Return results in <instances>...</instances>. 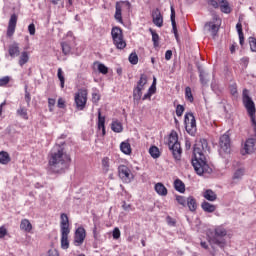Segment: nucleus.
Here are the masks:
<instances>
[{
    "instance_id": "53",
    "label": "nucleus",
    "mask_w": 256,
    "mask_h": 256,
    "mask_svg": "<svg viewBox=\"0 0 256 256\" xmlns=\"http://www.w3.org/2000/svg\"><path fill=\"white\" fill-rule=\"evenodd\" d=\"M28 86H25V101L27 103V106L29 107L30 103H31V93H29V91H27Z\"/></svg>"
},
{
    "instance_id": "6",
    "label": "nucleus",
    "mask_w": 256,
    "mask_h": 256,
    "mask_svg": "<svg viewBox=\"0 0 256 256\" xmlns=\"http://www.w3.org/2000/svg\"><path fill=\"white\" fill-rule=\"evenodd\" d=\"M74 101L76 104V109H78V111H83V109H85L87 106V90L80 89L75 94Z\"/></svg>"
},
{
    "instance_id": "38",
    "label": "nucleus",
    "mask_w": 256,
    "mask_h": 256,
    "mask_svg": "<svg viewBox=\"0 0 256 256\" xmlns=\"http://www.w3.org/2000/svg\"><path fill=\"white\" fill-rule=\"evenodd\" d=\"M185 99L189 101V103H193L195 101V98L193 97V92L191 91V87L185 88Z\"/></svg>"
},
{
    "instance_id": "19",
    "label": "nucleus",
    "mask_w": 256,
    "mask_h": 256,
    "mask_svg": "<svg viewBox=\"0 0 256 256\" xmlns=\"http://www.w3.org/2000/svg\"><path fill=\"white\" fill-rule=\"evenodd\" d=\"M97 127L99 131H102V137L107 135V130L105 129V116L101 115V110H98V122Z\"/></svg>"
},
{
    "instance_id": "34",
    "label": "nucleus",
    "mask_w": 256,
    "mask_h": 256,
    "mask_svg": "<svg viewBox=\"0 0 256 256\" xmlns=\"http://www.w3.org/2000/svg\"><path fill=\"white\" fill-rule=\"evenodd\" d=\"M111 130L114 132V133H122L123 132V124L119 121H113L111 123Z\"/></svg>"
},
{
    "instance_id": "13",
    "label": "nucleus",
    "mask_w": 256,
    "mask_h": 256,
    "mask_svg": "<svg viewBox=\"0 0 256 256\" xmlns=\"http://www.w3.org/2000/svg\"><path fill=\"white\" fill-rule=\"evenodd\" d=\"M196 67L199 73V79L200 83L203 87H207L209 85V74L205 72V69H203V66L199 62L196 63Z\"/></svg>"
},
{
    "instance_id": "16",
    "label": "nucleus",
    "mask_w": 256,
    "mask_h": 256,
    "mask_svg": "<svg viewBox=\"0 0 256 256\" xmlns=\"http://www.w3.org/2000/svg\"><path fill=\"white\" fill-rule=\"evenodd\" d=\"M152 22L156 27H163V15H161V10H159V8L152 11Z\"/></svg>"
},
{
    "instance_id": "29",
    "label": "nucleus",
    "mask_w": 256,
    "mask_h": 256,
    "mask_svg": "<svg viewBox=\"0 0 256 256\" xmlns=\"http://www.w3.org/2000/svg\"><path fill=\"white\" fill-rule=\"evenodd\" d=\"M203 197L210 202L217 201V194L211 189L205 190Z\"/></svg>"
},
{
    "instance_id": "10",
    "label": "nucleus",
    "mask_w": 256,
    "mask_h": 256,
    "mask_svg": "<svg viewBox=\"0 0 256 256\" xmlns=\"http://www.w3.org/2000/svg\"><path fill=\"white\" fill-rule=\"evenodd\" d=\"M85 237H87V231L83 226H79L74 233V245L81 247L85 243Z\"/></svg>"
},
{
    "instance_id": "59",
    "label": "nucleus",
    "mask_w": 256,
    "mask_h": 256,
    "mask_svg": "<svg viewBox=\"0 0 256 256\" xmlns=\"http://www.w3.org/2000/svg\"><path fill=\"white\" fill-rule=\"evenodd\" d=\"M241 63L244 65L245 69L249 66V57L245 56L241 58Z\"/></svg>"
},
{
    "instance_id": "20",
    "label": "nucleus",
    "mask_w": 256,
    "mask_h": 256,
    "mask_svg": "<svg viewBox=\"0 0 256 256\" xmlns=\"http://www.w3.org/2000/svg\"><path fill=\"white\" fill-rule=\"evenodd\" d=\"M8 53L12 58L19 57L21 55V50H19V43L14 42L12 45H10Z\"/></svg>"
},
{
    "instance_id": "44",
    "label": "nucleus",
    "mask_w": 256,
    "mask_h": 256,
    "mask_svg": "<svg viewBox=\"0 0 256 256\" xmlns=\"http://www.w3.org/2000/svg\"><path fill=\"white\" fill-rule=\"evenodd\" d=\"M92 231H93V237H94V240H95L93 246L96 248L97 247V241H100V239H101V234L99 233V231H97V225H94Z\"/></svg>"
},
{
    "instance_id": "35",
    "label": "nucleus",
    "mask_w": 256,
    "mask_h": 256,
    "mask_svg": "<svg viewBox=\"0 0 256 256\" xmlns=\"http://www.w3.org/2000/svg\"><path fill=\"white\" fill-rule=\"evenodd\" d=\"M18 63L20 67H23V65H26V63H29V52L23 51L20 55Z\"/></svg>"
},
{
    "instance_id": "1",
    "label": "nucleus",
    "mask_w": 256,
    "mask_h": 256,
    "mask_svg": "<svg viewBox=\"0 0 256 256\" xmlns=\"http://www.w3.org/2000/svg\"><path fill=\"white\" fill-rule=\"evenodd\" d=\"M208 145L209 143L207 142V139L204 138L196 140L195 144L193 145L191 163L192 167H194L195 173L200 177H202V175H211V173H213V168L209 166L207 157L203 152L205 149H207Z\"/></svg>"
},
{
    "instance_id": "46",
    "label": "nucleus",
    "mask_w": 256,
    "mask_h": 256,
    "mask_svg": "<svg viewBox=\"0 0 256 256\" xmlns=\"http://www.w3.org/2000/svg\"><path fill=\"white\" fill-rule=\"evenodd\" d=\"M244 175H245V168H238L234 172L233 179H241V177H243Z\"/></svg>"
},
{
    "instance_id": "55",
    "label": "nucleus",
    "mask_w": 256,
    "mask_h": 256,
    "mask_svg": "<svg viewBox=\"0 0 256 256\" xmlns=\"http://www.w3.org/2000/svg\"><path fill=\"white\" fill-rule=\"evenodd\" d=\"M4 237H11V236L9 235L7 228H5V226H1V239H3Z\"/></svg>"
},
{
    "instance_id": "28",
    "label": "nucleus",
    "mask_w": 256,
    "mask_h": 256,
    "mask_svg": "<svg viewBox=\"0 0 256 256\" xmlns=\"http://www.w3.org/2000/svg\"><path fill=\"white\" fill-rule=\"evenodd\" d=\"M205 27H209L208 31L212 32V37L215 39V37H217V33H219V26L213 22H206Z\"/></svg>"
},
{
    "instance_id": "49",
    "label": "nucleus",
    "mask_w": 256,
    "mask_h": 256,
    "mask_svg": "<svg viewBox=\"0 0 256 256\" xmlns=\"http://www.w3.org/2000/svg\"><path fill=\"white\" fill-rule=\"evenodd\" d=\"M183 113H185V106L178 104L176 106V115L177 117H183Z\"/></svg>"
},
{
    "instance_id": "47",
    "label": "nucleus",
    "mask_w": 256,
    "mask_h": 256,
    "mask_svg": "<svg viewBox=\"0 0 256 256\" xmlns=\"http://www.w3.org/2000/svg\"><path fill=\"white\" fill-rule=\"evenodd\" d=\"M250 50L252 53H256V38L255 37H249L248 38Z\"/></svg>"
},
{
    "instance_id": "11",
    "label": "nucleus",
    "mask_w": 256,
    "mask_h": 256,
    "mask_svg": "<svg viewBox=\"0 0 256 256\" xmlns=\"http://www.w3.org/2000/svg\"><path fill=\"white\" fill-rule=\"evenodd\" d=\"M219 145L222 151L229 155L231 153V137L229 134H224L219 138Z\"/></svg>"
},
{
    "instance_id": "25",
    "label": "nucleus",
    "mask_w": 256,
    "mask_h": 256,
    "mask_svg": "<svg viewBox=\"0 0 256 256\" xmlns=\"http://www.w3.org/2000/svg\"><path fill=\"white\" fill-rule=\"evenodd\" d=\"M120 151H122L124 155H131V153H133L131 144L127 141H123L120 143Z\"/></svg>"
},
{
    "instance_id": "54",
    "label": "nucleus",
    "mask_w": 256,
    "mask_h": 256,
    "mask_svg": "<svg viewBox=\"0 0 256 256\" xmlns=\"http://www.w3.org/2000/svg\"><path fill=\"white\" fill-rule=\"evenodd\" d=\"M9 81H11L10 76H4L1 78V87H5V85H9Z\"/></svg>"
},
{
    "instance_id": "4",
    "label": "nucleus",
    "mask_w": 256,
    "mask_h": 256,
    "mask_svg": "<svg viewBox=\"0 0 256 256\" xmlns=\"http://www.w3.org/2000/svg\"><path fill=\"white\" fill-rule=\"evenodd\" d=\"M111 37L113 45L116 49L123 51L127 47V42L125 41V36L123 35V29L119 26H114L111 29Z\"/></svg>"
},
{
    "instance_id": "30",
    "label": "nucleus",
    "mask_w": 256,
    "mask_h": 256,
    "mask_svg": "<svg viewBox=\"0 0 256 256\" xmlns=\"http://www.w3.org/2000/svg\"><path fill=\"white\" fill-rule=\"evenodd\" d=\"M148 152L152 159H159V157H161V150H159V147L155 145L150 146Z\"/></svg>"
},
{
    "instance_id": "26",
    "label": "nucleus",
    "mask_w": 256,
    "mask_h": 256,
    "mask_svg": "<svg viewBox=\"0 0 256 256\" xmlns=\"http://www.w3.org/2000/svg\"><path fill=\"white\" fill-rule=\"evenodd\" d=\"M141 97H143V88L141 86L134 87V90H133L134 102L139 103V101H141Z\"/></svg>"
},
{
    "instance_id": "24",
    "label": "nucleus",
    "mask_w": 256,
    "mask_h": 256,
    "mask_svg": "<svg viewBox=\"0 0 256 256\" xmlns=\"http://www.w3.org/2000/svg\"><path fill=\"white\" fill-rule=\"evenodd\" d=\"M201 207L205 213H215V211L217 210V206L205 200L201 203Z\"/></svg>"
},
{
    "instance_id": "41",
    "label": "nucleus",
    "mask_w": 256,
    "mask_h": 256,
    "mask_svg": "<svg viewBox=\"0 0 256 256\" xmlns=\"http://www.w3.org/2000/svg\"><path fill=\"white\" fill-rule=\"evenodd\" d=\"M17 115H18L19 117H21V119H25V121H27V120L29 119V114H27L26 108L20 107V108L17 110Z\"/></svg>"
},
{
    "instance_id": "62",
    "label": "nucleus",
    "mask_w": 256,
    "mask_h": 256,
    "mask_svg": "<svg viewBox=\"0 0 256 256\" xmlns=\"http://www.w3.org/2000/svg\"><path fill=\"white\" fill-rule=\"evenodd\" d=\"M238 37H239L240 45L241 47H243V45H245V35L239 34Z\"/></svg>"
},
{
    "instance_id": "45",
    "label": "nucleus",
    "mask_w": 256,
    "mask_h": 256,
    "mask_svg": "<svg viewBox=\"0 0 256 256\" xmlns=\"http://www.w3.org/2000/svg\"><path fill=\"white\" fill-rule=\"evenodd\" d=\"M145 85H147V76L146 74H141L140 75V79L137 82V87H145Z\"/></svg>"
},
{
    "instance_id": "60",
    "label": "nucleus",
    "mask_w": 256,
    "mask_h": 256,
    "mask_svg": "<svg viewBox=\"0 0 256 256\" xmlns=\"http://www.w3.org/2000/svg\"><path fill=\"white\" fill-rule=\"evenodd\" d=\"M171 57H173V51L172 50H167L165 52V59H166V61H171Z\"/></svg>"
},
{
    "instance_id": "15",
    "label": "nucleus",
    "mask_w": 256,
    "mask_h": 256,
    "mask_svg": "<svg viewBox=\"0 0 256 256\" xmlns=\"http://www.w3.org/2000/svg\"><path fill=\"white\" fill-rule=\"evenodd\" d=\"M17 27V14H12L9 23H8V28H7V37L11 38L13 35H15V29Z\"/></svg>"
},
{
    "instance_id": "56",
    "label": "nucleus",
    "mask_w": 256,
    "mask_h": 256,
    "mask_svg": "<svg viewBox=\"0 0 256 256\" xmlns=\"http://www.w3.org/2000/svg\"><path fill=\"white\" fill-rule=\"evenodd\" d=\"M236 31L238 35H243V24H241V22L236 24Z\"/></svg>"
},
{
    "instance_id": "37",
    "label": "nucleus",
    "mask_w": 256,
    "mask_h": 256,
    "mask_svg": "<svg viewBox=\"0 0 256 256\" xmlns=\"http://www.w3.org/2000/svg\"><path fill=\"white\" fill-rule=\"evenodd\" d=\"M173 143H179V135L174 130L169 135L168 146L171 147Z\"/></svg>"
},
{
    "instance_id": "50",
    "label": "nucleus",
    "mask_w": 256,
    "mask_h": 256,
    "mask_svg": "<svg viewBox=\"0 0 256 256\" xmlns=\"http://www.w3.org/2000/svg\"><path fill=\"white\" fill-rule=\"evenodd\" d=\"M112 237L113 239L117 240L121 238V230H119L118 227H115L112 231Z\"/></svg>"
},
{
    "instance_id": "21",
    "label": "nucleus",
    "mask_w": 256,
    "mask_h": 256,
    "mask_svg": "<svg viewBox=\"0 0 256 256\" xmlns=\"http://www.w3.org/2000/svg\"><path fill=\"white\" fill-rule=\"evenodd\" d=\"M154 189L156 193L159 194L161 197H167V194L169 193L167 187H165V185L161 182L155 184Z\"/></svg>"
},
{
    "instance_id": "2",
    "label": "nucleus",
    "mask_w": 256,
    "mask_h": 256,
    "mask_svg": "<svg viewBox=\"0 0 256 256\" xmlns=\"http://www.w3.org/2000/svg\"><path fill=\"white\" fill-rule=\"evenodd\" d=\"M63 145H65V142H61L60 145H58L59 149L57 152L51 153L48 167V173L50 175L53 173L61 175L65 173V171L69 169V165H71V156L64 152Z\"/></svg>"
},
{
    "instance_id": "7",
    "label": "nucleus",
    "mask_w": 256,
    "mask_h": 256,
    "mask_svg": "<svg viewBox=\"0 0 256 256\" xmlns=\"http://www.w3.org/2000/svg\"><path fill=\"white\" fill-rule=\"evenodd\" d=\"M226 236H227V230H225L224 228H216L214 230V236L212 238V242L214 243V245H218L220 249H224L227 242L225 241V238L219 239V237H226Z\"/></svg>"
},
{
    "instance_id": "22",
    "label": "nucleus",
    "mask_w": 256,
    "mask_h": 256,
    "mask_svg": "<svg viewBox=\"0 0 256 256\" xmlns=\"http://www.w3.org/2000/svg\"><path fill=\"white\" fill-rule=\"evenodd\" d=\"M219 3V7H220V11L221 13H225L226 15H229V13H231L232 9L231 6L229 5V1L227 0H218Z\"/></svg>"
},
{
    "instance_id": "42",
    "label": "nucleus",
    "mask_w": 256,
    "mask_h": 256,
    "mask_svg": "<svg viewBox=\"0 0 256 256\" xmlns=\"http://www.w3.org/2000/svg\"><path fill=\"white\" fill-rule=\"evenodd\" d=\"M62 53L63 55H70L71 54V45L67 42H61Z\"/></svg>"
},
{
    "instance_id": "61",
    "label": "nucleus",
    "mask_w": 256,
    "mask_h": 256,
    "mask_svg": "<svg viewBox=\"0 0 256 256\" xmlns=\"http://www.w3.org/2000/svg\"><path fill=\"white\" fill-rule=\"evenodd\" d=\"M100 99H101V96H99V94H97V93L92 94L93 103H97Z\"/></svg>"
},
{
    "instance_id": "63",
    "label": "nucleus",
    "mask_w": 256,
    "mask_h": 256,
    "mask_svg": "<svg viewBox=\"0 0 256 256\" xmlns=\"http://www.w3.org/2000/svg\"><path fill=\"white\" fill-rule=\"evenodd\" d=\"M48 107H55V99L53 98L48 99Z\"/></svg>"
},
{
    "instance_id": "18",
    "label": "nucleus",
    "mask_w": 256,
    "mask_h": 256,
    "mask_svg": "<svg viewBox=\"0 0 256 256\" xmlns=\"http://www.w3.org/2000/svg\"><path fill=\"white\" fill-rule=\"evenodd\" d=\"M170 21L172 23V33L174 34V36L179 35V31L177 30V21L175 20L176 17V12H175V6L171 5L170 6Z\"/></svg>"
},
{
    "instance_id": "58",
    "label": "nucleus",
    "mask_w": 256,
    "mask_h": 256,
    "mask_svg": "<svg viewBox=\"0 0 256 256\" xmlns=\"http://www.w3.org/2000/svg\"><path fill=\"white\" fill-rule=\"evenodd\" d=\"M35 31H36V29H35V24H33V23L29 24V26H28V32H29V34H30V35H35Z\"/></svg>"
},
{
    "instance_id": "23",
    "label": "nucleus",
    "mask_w": 256,
    "mask_h": 256,
    "mask_svg": "<svg viewBox=\"0 0 256 256\" xmlns=\"http://www.w3.org/2000/svg\"><path fill=\"white\" fill-rule=\"evenodd\" d=\"M186 207H188L191 213H195V211H197V199L193 196H189L187 198Z\"/></svg>"
},
{
    "instance_id": "3",
    "label": "nucleus",
    "mask_w": 256,
    "mask_h": 256,
    "mask_svg": "<svg viewBox=\"0 0 256 256\" xmlns=\"http://www.w3.org/2000/svg\"><path fill=\"white\" fill-rule=\"evenodd\" d=\"M60 232L61 248L69 249V233H71V229L69 228V216L65 213L60 215Z\"/></svg>"
},
{
    "instance_id": "5",
    "label": "nucleus",
    "mask_w": 256,
    "mask_h": 256,
    "mask_svg": "<svg viewBox=\"0 0 256 256\" xmlns=\"http://www.w3.org/2000/svg\"><path fill=\"white\" fill-rule=\"evenodd\" d=\"M184 125L188 135L195 137L197 134V120L195 119L193 112H188L184 115Z\"/></svg>"
},
{
    "instance_id": "33",
    "label": "nucleus",
    "mask_w": 256,
    "mask_h": 256,
    "mask_svg": "<svg viewBox=\"0 0 256 256\" xmlns=\"http://www.w3.org/2000/svg\"><path fill=\"white\" fill-rule=\"evenodd\" d=\"M94 65H97L98 73H101L102 75H107V73H109V68L105 64L96 61L94 62Z\"/></svg>"
},
{
    "instance_id": "64",
    "label": "nucleus",
    "mask_w": 256,
    "mask_h": 256,
    "mask_svg": "<svg viewBox=\"0 0 256 256\" xmlns=\"http://www.w3.org/2000/svg\"><path fill=\"white\" fill-rule=\"evenodd\" d=\"M185 149L186 151H189V149H191V141H189L188 139H186L185 141Z\"/></svg>"
},
{
    "instance_id": "9",
    "label": "nucleus",
    "mask_w": 256,
    "mask_h": 256,
    "mask_svg": "<svg viewBox=\"0 0 256 256\" xmlns=\"http://www.w3.org/2000/svg\"><path fill=\"white\" fill-rule=\"evenodd\" d=\"M118 175L123 183H131L135 179V176L131 173V169L123 164L118 167Z\"/></svg>"
},
{
    "instance_id": "40",
    "label": "nucleus",
    "mask_w": 256,
    "mask_h": 256,
    "mask_svg": "<svg viewBox=\"0 0 256 256\" xmlns=\"http://www.w3.org/2000/svg\"><path fill=\"white\" fill-rule=\"evenodd\" d=\"M128 61L131 65H137L139 63V56L137 55V52H132L128 57Z\"/></svg>"
},
{
    "instance_id": "14",
    "label": "nucleus",
    "mask_w": 256,
    "mask_h": 256,
    "mask_svg": "<svg viewBox=\"0 0 256 256\" xmlns=\"http://www.w3.org/2000/svg\"><path fill=\"white\" fill-rule=\"evenodd\" d=\"M175 161H181V155H183V149H181L180 142H174L169 146Z\"/></svg>"
},
{
    "instance_id": "57",
    "label": "nucleus",
    "mask_w": 256,
    "mask_h": 256,
    "mask_svg": "<svg viewBox=\"0 0 256 256\" xmlns=\"http://www.w3.org/2000/svg\"><path fill=\"white\" fill-rule=\"evenodd\" d=\"M57 107L59 109H65L66 105H65V100H63V98H59L58 99Z\"/></svg>"
},
{
    "instance_id": "39",
    "label": "nucleus",
    "mask_w": 256,
    "mask_h": 256,
    "mask_svg": "<svg viewBox=\"0 0 256 256\" xmlns=\"http://www.w3.org/2000/svg\"><path fill=\"white\" fill-rule=\"evenodd\" d=\"M57 77L60 81L61 89H65V75H63V69L58 68Z\"/></svg>"
},
{
    "instance_id": "12",
    "label": "nucleus",
    "mask_w": 256,
    "mask_h": 256,
    "mask_svg": "<svg viewBox=\"0 0 256 256\" xmlns=\"http://www.w3.org/2000/svg\"><path fill=\"white\" fill-rule=\"evenodd\" d=\"M256 133L254 132V138L246 139L244 143V152L242 155H251L255 151Z\"/></svg>"
},
{
    "instance_id": "32",
    "label": "nucleus",
    "mask_w": 256,
    "mask_h": 256,
    "mask_svg": "<svg viewBox=\"0 0 256 256\" xmlns=\"http://www.w3.org/2000/svg\"><path fill=\"white\" fill-rule=\"evenodd\" d=\"M149 33H151V35H152L153 46L155 48L159 47L160 37H159V34L157 33V31L153 30V28H149Z\"/></svg>"
},
{
    "instance_id": "43",
    "label": "nucleus",
    "mask_w": 256,
    "mask_h": 256,
    "mask_svg": "<svg viewBox=\"0 0 256 256\" xmlns=\"http://www.w3.org/2000/svg\"><path fill=\"white\" fill-rule=\"evenodd\" d=\"M175 198H176L178 205H181L182 207H187V198L185 196L176 194Z\"/></svg>"
},
{
    "instance_id": "27",
    "label": "nucleus",
    "mask_w": 256,
    "mask_h": 256,
    "mask_svg": "<svg viewBox=\"0 0 256 256\" xmlns=\"http://www.w3.org/2000/svg\"><path fill=\"white\" fill-rule=\"evenodd\" d=\"M20 229L26 231V233H31L33 225L28 219H23L20 223Z\"/></svg>"
},
{
    "instance_id": "48",
    "label": "nucleus",
    "mask_w": 256,
    "mask_h": 256,
    "mask_svg": "<svg viewBox=\"0 0 256 256\" xmlns=\"http://www.w3.org/2000/svg\"><path fill=\"white\" fill-rule=\"evenodd\" d=\"M102 167L105 173H109V157L102 159Z\"/></svg>"
},
{
    "instance_id": "51",
    "label": "nucleus",
    "mask_w": 256,
    "mask_h": 256,
    "mask_svg": "<svg viewBox=\"0 0 256 256\" xmlns=\"http://www.w3.org/2000/svg\"><path fill=\"white\" fill-rule=\"evenodd\" d=\"M5 131L7 135H10V137H15V133H17V130H15V127L13 126H8Z\"/></svg>"
},
{
    "instance_id": "52",
    "label": "nucleus",
    "mask_w": 256,
    "mask_h": 256,
    "mask_svg": "<svg viewBox=\"0 0 256 256\" xmlns=\"http://www.w3.org/2000/svg\"><path fill=\"white\" fill-rule=\"evenodd\" d=\"M207 3L210 7H213V9H219L220 7L219 0H208Z\"/></svg>"
},
{
    "instance_id": "36",
    "label": "nucleus",
    "mask_w": 256,
    "mask_h": 256,
    "mask_svg": "<svg viewBox=\"0 0 256 256\" xmlns=\"http://www.w3.org/2000/svg\"><path fill=\"white\" fill-rule=\"evenodd\" d=\"M11 163V156L7 151H1V165H8Z\"/></svg>"
},
{
    "instance_id": "17",
    "label": "nucleus",
    "mask_w": 256,
    "mask_h": 256,
    "mask_svg": "<svg viewBox=\"0 0 256 256\" xmlns=\"http://www.w3.org/2000/svg\"><path fill=\"white\" fill-rule=\"evenodd\" d=\"M157 93V78L153 77V82L151 86L149 87L148 91L144 96L142 97V101H147V99H151V96L155 95Z\"/></svg>"
},
{
    "instance_id": "8",
    "label": "nucleus",
    "mask_w": 256,
    "mask_h": 256,
    "mask_svg": "<svg viewBox=\"0 0 256 256\" xmlns=\"http://www.w3.org/2000/svg\"><path fill=\"white\" fill-rule=\"evenodd\" d=\"M121 5H125V7H127L128 11L131 10V2H129V0H125V1H120V2H116L115 4V14H114V19L118 22L121 23L123 25V9Z\"/></svg>"
},
{
    "instance_id": "31",
    "label": "nucleus",
    "mask_w": 256,
    "mask_h": 256,
    "mask_svg": "<svg viewBox=\"0 0 256 256\" xmlns=\"http://www.w3.org/2000/svg\"><path fill=\"white\" fill-rule=\"evenodd\" d=\"M174 189L178 193H185V183L181 179L177 178L174 180Z\"/></svg>"
}]
</instances>
